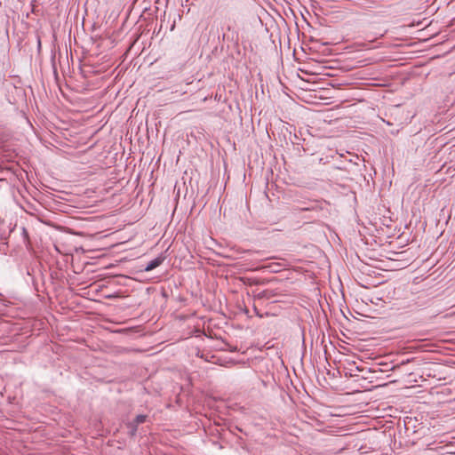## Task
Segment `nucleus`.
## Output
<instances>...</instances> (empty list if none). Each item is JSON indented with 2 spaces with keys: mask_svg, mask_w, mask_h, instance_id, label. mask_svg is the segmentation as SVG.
<instances>
[{
  "mask_svg": "<svg viewBox=\"0 0 455 455\" xmlns=\"http://www.w3.org/2000/svg\"><path fill=\"white\" fill-rule=\"evenodd\" d=\"M148 416L145 414H140L133 419L138 425L143 424L148 421Z\"/></svg>",
  "mask_w": 455,
  "mask_h": 455,
  "instance_id": "obj_4",
  "label": "nucleus"
},
{
  "mask_svg": "<svg viewBox=\"0 0 455 455\" xmlns=\"http://www.w3.org/2000/svg\"><path fill=\"white\" fill-rule=\"evenodd\" d=\"M273 271H274V272H277V271H278V269H276V268H273Z\"/></svg>",
  "mask_w": 455,
  "mask_h": 455,
  "instance_id": "obj_5",
  "label": "nucleus"
},
{
  "mask_svg": "<svg viewBox=\"0 0 455 455\" xmlns=\"http://www.w3.org/2000/svg\"><path fill=\"white\" fill-rule=\"evenodd\" d=\"M125 425H126V427L129 429V432H128L129 435L131 437L135 436L137 434V431H138L139 425L137 423H135L134 420L129 421Z\"/></svg>",
  "mask_w": 455,
  "mask_h": 455,
  "instance_id": "obj_3",
  "label": "nucleus"
},
{
  "mask_svg": "<svg viewBox=\"0 0 455 455\" xmlns=\"http://www.w3.org/2000/svg\"><path fill=\"white\" fill-rule=\"evenodd\" d=\"M164 259H165V257L163 254H160L154 259L150 260L146 265L144 270L147 272H149V271L155 269L156 267H159L164 262Z\"/></svg>",
  "mask_w": 455,
  "mask_h": 455,
  "instance_id": "obj_2",
  "label": "nucleus"
},
{
  "mask_svg": "<svg viewBox=\"0 0 455 455\" xmlns=\"http://www.w3.org/2000/svg\"><path fill=\"white\" fill-rule=\"evenodd\" d=\"M223 39L234 40L238 38V32L235 29V22L230 19L227 20L221 27Z\"/></svg>",
  "mask_w": 455,
  "mask_h": 455,
  "instance_id": "obj_1",
  "label": "nucleus"
}]
</instances>
